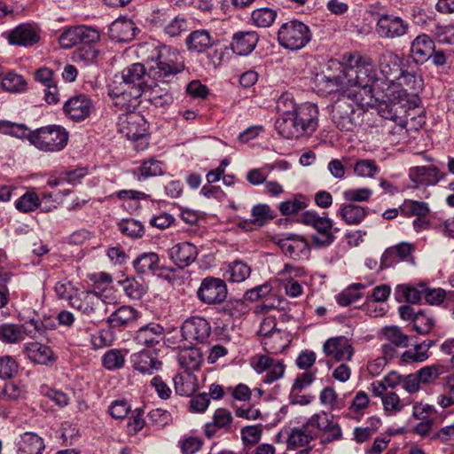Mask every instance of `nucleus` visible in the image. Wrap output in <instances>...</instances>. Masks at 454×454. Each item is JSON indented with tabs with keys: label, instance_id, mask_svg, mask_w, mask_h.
Returning <instances> with one entry per match:
<instances>
[{
	"label": "nucleus",
	"instance_id": "f257e3e1",
	"mask_svg": "<svg viewBox=\"0 0 454 454\" xmlns=\"http://www.w3.org/2000/svg\"><path fill=\"white\" fill-rule=\"evenodd\" d=\"M146 68L141 63H134L124 68L108 86V94L121 110L135 108L138 98L147 92L149 84L145 75L157 82H168L184 69L178 62V54L168 46L154 48Z\"/></svg>",
	"mask_w": 454,
	"mask_h": 454
},
{
	"label": "nucleus",
	"instance_id": "f03ea898",
	"mask_svg": "<svg viewBox=\"0 0 454 454\" xmlns=\"http://www.w3.org/2000/svg\"><path fill=\"white\" fill-rule=\"evenodd\" d=\"M343 59L345 66L339 74L321 77L325 88L329 92L348 90L359 93L373 104V96L381 90L374 65L369 58L356 52L345 55Z\"/></svg>",
	"mask_w": 454,
	"mask_h": 454
},
{
	"label": "nucleus",
	"instance_id": "7ed1b4c3",
	"mask_svg": "<svg viewBox=\"0 0 454 454\" xmlns=\"http://www.w3.org/2000/svg\"><path fill=\"white\" fill-rule=\"evenodd\" d=\"M333 106V121L340 130L354 131L359 125L364 108L373 104L359 93L341 90Z\"/></svg>",
	"mask_w": 454,
	"mask_h": 454
},
{
	"label": "nucleus",
	"instance_id": "20e7f679",
	"mask_svg": "<svg viewBox=\"0 0 454 454\" xmlns=\"http://www.w3.org/2000/svg\"><path fill=\"white\" fill-rule=\"evenodd\" d=\"M386 84L388 99L405 100L411 107L417 106L418 94L422 90L424 82L421 75L403 70L395 82Z\"/></svg>",
	"mask_w": 454,
	"mask_h": 454
},
{
	"label": "nucleus",
	"instance_id": "39448f33",
	"mask_svg": "<svg viewBox=\"0 0 454 454\" xmlns=\"http://www.w3.org/2000/svg\"><path fill=\"white\" fill-rule=\"evenodd\" d=\"M68 132L59 125L42 127L28 133L31 145L43 152L62 151L68 142Z\"/></svg>",
	"mask_w": 454,
	"mask_h": 454
},
{
	"label": "nucleus",
	"instance_id": "423d86ee",
	"mask_svg": "<svg viewBox=\"0 0 454 454\" xmlns=\"http://www.w3.org/2000/svg\"><path fill=\"white\" fill-rule=\"evenodd\" d=\"M59 298L67 299L70 306L82 312H94L103 309L105 301L96 292H82L74 294V287L68 281H59L55 286Z\"/></svg>",
	"mask_w": 454,
	"mask_h": 454
},
{
	"label": "nucleus",
	"instance_id": "0eeeda50",
	"mask_svg": "<svg viewBox=\"0 0 454 454\" xmlns=\"http://www.w3.org/2000/svg\"><path fill=\"white\" fill-rule=\"evenodd\" d=\"M300 222L316 231L311 236V242L316 247H327L335 241V232L339 229L333 228L332 219L321 216L316 211L307 210L301 215Z\"/></svg>",
	"mask_w": 454,
	"mask_h": 454
},
{
	"label": "nucleus",
	"instance_id": "6e6552de",
	"mask_svg": "<svg viewBox=\"0 0 454 454\" xmlns=\"http://www.w3.org/2000/svg\"><path fill=\"white\" fill-rule=\"evenodd\" d=\"M312 38V33L308 25L292 20L283 23L278 31L279 45L289 51H299L304 48Z\"/></svg>",
	"mask_w": 454,
	"mask_h": 454
},
{
	"label": "nucleus",
	"instance_id": "1a4fd4ad",
	"mask_svg": "<svg viewBox=\"0 0 454 454\" xmlns=\"http://www.w3.org/2000/svg\"><path fill=\"white\" fill-rule=\"evenodd\" d=\"M304 427L309 428L314 438H320L322 444H327L342 438V431L340 425L334 421V416L330 412L320 411L312 415Z\"/></svg>",
	"mask_w": 454,
	"mask_h": 454
},
{
	"label": "nucleus",
	"instance_id": "9d476101",
	"mask_svg": "<svg viewBox=\"0 0 454 454\" xmlns=\"http://www.w3.org/2000/svg\"><path fill=\"white\" fill-rule=\"evenodd\" d=\"M376 102H379V114L382 118L395 122L398 129L402 130L405 125L404 117L410 108L405 100L388 99L387 89L381 87V90L373 96V104Z\"/></svg>",
	"mask_w": 454,
	"mask_h": 454
},
{
	"label": "nucleus",
	"instance_id": "9b49d317",
	"mask_svg": "<svg viewBox=\"0 0 454 454\" xmlns=\"http://www.w3.org/2000/svg\"><path fill=\"white\" fill-rule=\"evenodd\" d=\"M48 326L38 317H33L21 325H0V340L5 343H17L22 341L27 336L35 338Z\"/></svg>",
	"mask_w": 454,
	"mask_h": 454
},
{
	"label": "nucleus",
	"instance_id": "f8f14e48",
	"mask_svg": "<svg viewBox=\"0 0 454 454\" xmlns=\"http://www.w3.org/2000/svg\"><path fill=\"white\" fill-rule=\"evenodd\" d=\"M375 31L383 39H395L405 35L409 31V23L394 14H380Z\"/></svg>",
	"mask_w": 454,
	"mask_h": 454
},
{
	"label": "nucleus",
	"instance_id": "ddd939ff",
	"mask_svg": "<svg viewBox=\"0 0 454 454\" xmlns=\"http://www.w3.org/2000/svg\"><path fill=\"white\" fill-rule=\"evenodd\" d=\"M127 113L119 117L118 129L129 140H138L145 136L147 122L139 113L125 110Z\"/></svg>",
	"mask_w": 454,
	"mask_h": 454
},
{
	"label": "nucleus",
	"instance_id": "4468645a",
	"mask_svg": "<svg viewBox=\"0 0 454 454\" xmlns=\"http://www.w3.org/2000/svg\"><path fill=\"white\" fill-rule=\"evenodd\" d=\"M197 294L200 300L204 303L218 304L226 299L228 290L223 279L207 277L202 280Z\"/></svg>",
	"mask_w": 454,
	"mask_h": 454
},
{
	"label": "nucleus",
	"instance_id": "2eb2a0df",
	"mask_svg": "<svg viewBox=\"0 0 454 454\" xmlns=\"http://www.w3.org/2000/svg\"><path fill=\"white\" fill-rule=\"evenodd\" d=\"M94 109L92 100L85 94H78L68 98L63 106L64 114L74 121L87 119Z\"/></svg>",
	"mask_w": 454,
	"mask_h": 454
},
{
	"label": "nucleus",
	"instance_id": "dca6fc26",
	"mask_svg": "<svg viewBox=\"0 0 454 454\" xmlns=\"http://www.w3.org/2000/svg\"><path fill=\"white\" fill-rule=\"evenodd\" d=\"M379 67L385 80L380 81V85L387 88L386 83H393L403 74V59L392 51H386L379 58Z\"/></svg>",
	"mask_w": 454,
	"mask_h": 454
},
{
	"label": "nucleus",
	"instance_id": "f3484780",
	"mask_svg": "<svg viewBox=\"0 0 454 454\" xmlns=\"http://www.w3.org/2000/svg\"><path fill=\"white\" fill-rule=\"evenodd\" d=\"M410 181L409 188L417 189L420 186L435 185L445 177L435 166H416L409 169Z\"/></svg>",
	"mask_w": 454,
	"mask_h": 454
},
{
	"label": "nucleus",
	"instance_id": "a211bd4d",
	"mask_svg": "<svg viewBox=\"0 0 454 454\" xmlns=\"http://www.w3.org/2000/svg\"><path fill=\"white\" fill-rule=\"evenodd\" d=\"M40 29L30 23H22L8 32L7 40L12 45L32 47L40 41Z\"/></svg>",
	"mask_w": 454,
	"mask_h": 454
},
{
	"label": "nucleus",
	"instance_id": "6ab92c4d",
	"mask_svg": "<svg viewBox=\"0 0 454 454\" xmlns=\"http://www.w3.org/2000/svg\"><path fill=\"white\" fill-rule=\"evenodd\" d=\"M130 363L134 370L141 372L153 374L161 368L162 363L158 359V353L155 348H148L130 356Z\"/></svg>",
	"mask_w": 454,
	"mask_h": 454
},
{
	"label": "nucleus",
	"instance_id": "aec40b11",
	"mask_svg": "<svg viewBox=\"0 0 454 454\" xmlns=\"http://www.w3.org/2000/svg\"><path fill=\"white\" fill-rule=\"evenodd\" d=\"M181 333L184 340L204 342L211 333V326L209 322L204 317L194 316L184 322Z\"/></svg>",
	"mask_w": 454,
	"mask_h": 454
},
{
	"label": "nucleus",
	"instance_id": "412c9836",
	"mask_svg": "<svg viewBox=\"0 0 454 454\" xmlns=\"http://www.w3.org/2000/svg\"><path fill=\"white\" fill-rule=\"evenodd\" d=\"M301 136H310L318 126V109L314 104L306 102L294 113Z\"/></svg>",
	"mask_w": 454,
	"mask_h": 454
},
{
	"label": "nucleus",
	"instance_id": "4be33fe9",
	"mask_svg": "<svg viewBox=\"0 0 454 454\" xmlns=\"http://www.w3.org/2000/svg\"><path fill=\"white\" fill-rule=\"evenodd\" d=\"M276 318L273 316L266 317L261 323L258 334L263 337L262 344L267 353L278 354L282 352L286 345L276 347L271 343V339L280 338L281 331L276 327Z\"/></svg>",
	"mask_w": 454,
	"mask_h": 454
},
{
	"label": "nucleus",
	"instance_id": "5701e85b",
	"mask_svg": "<svg viewBox=\"0 0 454 454\" xmlns=\"http://www.w3.org/2000/svg\"><path fill=\"white\" fill-rule=\"evenodd\" d=\"M323 350L327 356L333 357L335 361L350 360L354 349L343 336L328 339L323 346Z\"/></svg>",
	"mask_w": 454,
	"mask_h": 454
},
{
	"label": "nucleus",
	"instance_id": "b1692460",
	"mask_svg": "<svg viewBox=\"0 0 454 454\" xmlns=\"http://www.w3.org/2000/svg\"><path fill=\"white\" fill-rule=\"evenodd\" d=\"M278 245L282 252L294 260H301L309 256V244L300 236L290 235L280 239Z\"/></svg>",
	"mask_w": 454,
	"mask_h": 454
},
{
	"label": "nucleus",
	"instance_id": "393cba45",
	"mask_svg": "<svg viewBox=\"0 0 454 454\" xmlns=\"http://www.w3.org/2000/svg\"><path fill=\"white\" fill-rule=\"evenodd\" d=\"M258 41L259 35L255 31H238L232 35L231 49L238 55L247 56L254 50Z\"/></svg>",
	"mask_w": 454,
	"mask_h": 454
},
{
	"label": "nucleus",
	"instance_id": "a878e982",
	"mask_svg": "<svg viewBox=\"0 0 454 454\" xmlns=\"http://www.w3.org/2000/svg\"><path fill=\"white\" fill-rule=\"evenodd\" d=\"M197 255V247L187 241L177 243L168 250L169 258L181 269L193 262Z\"/></svg>",
	"mask_w": 454,
	"mask_h": 454
},
{
	"label": "nucleus",
	"instance_id": "bb28decb",
	"mask_svg": "<svg viewBox=\"0 0 454 454\" xmlns=\"http://www.w3.org/2000/svg\"><path fill=\"white\" fill-rule=\"evenodd\" d=\"M137 27L132 20L119 18L109 26V37L116 42L128 43L134 39Z\"/></svg>",
	"mask_w": 454,
	"mask_h": 454
},
{
	"label": "nucleus",
	"instance_id": "cd10ccee",
	"mask_svg": "<svg viewBox=\"0 0 454 454\" xmlns=\"http://www.w3.org/2000/svg\"><path fill=\"white\" fill-rule=\"evenodd\" d=\"M434 41L426 34L418 35L411 43V55L418 64H423L430 59L434 48Z\"/></svg>",
	"mask_w": 454,
	"mask_h": 454
},
{
	"label": "nucleus",
	"instance_id": "c85d7f7f",
	"mask_svg": "<svg viewBox=\"0 0 454 454\" xmlns=\"http://www.w3.org/2000/svg\"><path fill=\"white\" fill-rule=\"evenodd\" d=\"M89 278L93 283V290L91 292H96L97 294L105 301L102 311L120 312L122 309H125V307H115L114 304H113V308H110L108 305L111 303L106 301V295H104L101 293L105 292L107 286H109L113 282V278L110 274L106 272L93 273L89 276ZM99 311H101V309Z\"/></svg>",
	"mask_w": 454,
	"mask_h": 454
},
{
	"label": "nucleus",
	"instance_id": "c756f323",
	"mask_svg": "<svg viewBox=\"0 0 454 454\" xmlns=\"http://www.w3.org/2000/svg\"><path fill=\"white\" fill-rule=\"evenodd\" d=\"M176 348L179 350L177 355L178 364L185 372H192L200 369L203 359L202 354L199 348L192 346H178Z\"/></svg>",
	"mask_w": 454,
	"mask_h": 454
},
{
	"label": "nucleus",
	"instance_id": "7c9ffc66",
	"mask_svg": "<svg viewBox=\"0 0 454 454\" xmlns=\"http://www.w3.org/2000/svg\"><path fill=\"white\" fill-rule=\"evenodd\" d=\"M24 350L27 357L35 364L49 365L55 360L51 348L40 342L27 343Z\"/></svg>",
	"mask_w": 454,
	"mask_h": 454
},
{
	"label": "nucleus",
	"instance_id": "2f4dec72",
	"mask_svg": "<svg viewBox=\"0 0 454 454\" xmlns=\"http://www.w3.org/2000/svg\"><path fill=\"white\" fill-rule=\"evenodd\" d=\"M16 445L17 454H42L45 447L43 440L32 432L21 434Z\"/></svg>",
	"mask_w": 454,
	"mask_h": 454
},
{
	"label": "nucleus",
	"instance_id": "473e14b6",
	"mask_svg": "<svg viewBox=\"0 0 454 454\" xmlns=\"http://www.w3.org/2000/svg\"><path fill=\"white\" fill-rule=\"evenodd\" d=\"M185 43L188 50L204 52L215 44V39L208 30L199 29L192 32L186 37Z\"/></svg>",
	"mask_w": 454,
	"mask_h": 454
},
{
	"label": "nucleus",
	"instance_id": "72a5a7b5",
	"mask_svg": "<svg viewBox=\"0 0 454 454\" xmlns=\"http://www.w3.org/2000/svg\"><path fill=\"white\" fill-rule=\"evenodd\" d=\"M337 215L348 225H358L368 215V208L353 203H344L338 209Z\"/></svg>",
	"mask_w": 454,
	"mask_h": 454
},
{
	"label": "nucleus",
	"instance_id": "f704fd0d",
	"mask_svg": "<svg viewBox=\"0 0 454 454\" xmlns=\"http://www.w3.org/2000/svg\"><path fill=\"white\" fill-rule=\"evenodd\" d=\"M231 413L225 408H218L213 415L212 422L205 425V434L207 438H212L216 434L217 429L227 428L232 422Z\"/></svg>",
	"mask_w": 454,
	"mask_h": 454
},
{
	"label": "nucleus",
	"instance_id": "c9c22d12",
	"mask_svg": "<svg viewBox=\"0 0 454 454\" xmlns=\"http://www.w3.org/2000/svg\"><path fill=\"white\" fill-rule=\"evenodd\" d=\"M133 267L138 274L155 273L160 270V257L153 252L143 253L133 261Z\"/></svg>",
	"mask_w": 454,
	"mask_h": 454
},
{
	"label": "nucleus",
	"instance_id": "e433bc0d",
	"mask_svg": "<svg viewBox=\"0 0 454 454\" xmlns=\"http://www.w3.org/2000/svg\"><path fill=\"white\" fill-rule=\"evenodd\" d=\"M278 134L287 139L298 138L301 137L297 121L294 114L280 116L275 123Z\"/></svg>",
	"mask_w": 454,
	"mask_h": 454
},
{
	"label": "nucleus",
	"instance_id": "4c0bfd02",
	"mask_svg": "<svg viewBox=\"0 0 454 454\" xmlns=\"http://www.w3.org/2000/svg\"><path fill=\"white\" fill-rule=\"evenodd\" d=\"M251 273V268L241 260H235L228 263L223 277L232 283H240L245 281Z\"/></svg>",
	"mask_w": 454,
	"mask_h": 454
},
{
	"label": "nucleus",
	"instance_id": "58836bf2",
	"mask_svg": "<svg viewBox=\"0 0 454 454\" xmlns=\"http://www.w3.org/2000/svg\"><path fill=\"white\" fill-rule=\"evenodd\" d=\"M394 295L398 302L417 304L422 298V289L419 290L412 286L401 284L396 286Z\"/></svg>",
	"mask_w": 454,
	"mask_h": 454
},
{
	"label": "nucleus",
	"instance_id": "ea45409f",
	"mask_svg": "<svg viewBox=\"0 0 454 454\" xmlns=\"http://www.w3.org/2000/svg\"><path fill=\"white\" fill-rule=\"evenodd\" d=\"M403 320H411L412 328L420 334H427L434 325V320L427 314H400Z\"/></svg>",
	"mask_w": 454,
	"mask_h": 454
},
{
	"label": "nucleus",
	"instance_id": "a19ab883",
	"mask_svg": "<svg viewBox=\"0 0 454 454\" xmlns=\"http://www.w3.org/2000/svg\"><path fill=\"white\" fill-rule=\"evenodd\" d=\"M314 438V435L309 432V428L304 427V424L301 427H294L291 429L287 444L289 448H298L305 446L309 443Z\"/></svg>",
	"mask_w": 454,
	"mask_h": 454
},
{
	"label": "nucleus",
	"instance_id": "79ce46f5",
	"mask_svg": "<svg viewBox=\"0 0 454 454\" xmlns=\"http://www.w3.org/2000/svg\"><path fill=\"white\" fill-rule=\"evenodd\" d=\"M367 285L362 283H355L348 286L337 296V302L340 306H348L361 298L362 290H364Z\"/></svg>",
	"mask_w": 454,
	"mask_h": 454
},
{
	"label": "nucleus",
	"instance_id": "37998d69",
	"mask_svg": "<svg viewBox=\"0 0 454 454\" xmlns=\"http://www.w3.org/2000/svg\"><path fill=\"white\" fill-rule=\"evenodd\" d=\"M277 15V11L271 8H259L252 12L251 21L258 27H269L274 23Z\"/></svg>",
	"mask_w": 454,
	"mask_h": 454
},
{
	"label": "nucleus",
	"instance_id": "c03bdc74",
	"mask_svg": "<svg viewBox=\"0 0 454 454\" xmlns=\"http://www.w3.org/2000/svg\"><path fill=\"white\" fill-rule=\"evenodd\" d=\"M163 333V327L158 324H151L141 327L136 339L139 343L145 344L148 348H153L154 344H158L159 340L156 338L147 339V334L151 333L156 337H160Z\"/></svg>",
	"mask_w": 454,
	"mask_h": 454
},
{
	"label": "nucleus",
	"instance_id": "a18cd8bd",
	"mask_svg": "<svg viewBox=\"0 0 454 454\" xmlns=\"http://www.w3.org/2000/svg\"><path fill=\"white\" fill-rule=\"evenodd\" d=\"M402 213L406 216H428L430 213L429 206L427 202L407 200L401 207Z\"/></svg>",
	"mask_w": 454,
	"mask_h": 454
},
{
	"label": "nucleus",
	"instance_id": "49530a36",
	"mask_svg": "<svg viewBox=\"0 0 454 454\" xmlns=\"http://www.w3.org/2000/svg\"><path fill=\"white\" fill-rule=\"evenodd\" d=\"M129 413L126 433L128 435L134 436L146 426L145 419H144L145 409L141 407L136 408L130 411Z\"/></svg>",
	"mask_w": 454,
	"mask_h": 454
},
{
	"label": "nucleus",
	"instance_id": "de8ad7c7",
	"mask_svg": "<svg viewBox=\"0 0 454 454\" xmlns=\"http://www.w3.org/2000/svg\"><path fill=\"white\" fill-rule=\"evenodd\" d=\"M145 94L148 96V100L156 107L168 106L173 100L172 96L167 90L163 91L160 89L157 84H149L147 92Z\"/></svg>",
	"mask_w": 454,
	"mask_h": 454
},
{
	"label": "nucleus",
	"instance_id": "09e8293b",
	"mask_svg": "<svg viewBox=\"0 0 454 454\" xmlns=\"http://www.w3.org/2000/svg\"><path fill=\"white\" fill-rule=\"evenodd\" d=\"M307 206L305 197L301 194H298L293 200L281 202L278 206V209L282 215H291L306 208Z\"/></svg>",
	"mask_w": 454,
	"mask_h": 454
},
{
	"label": "nucleus",
	"instance_id": "8fccbe9b",
	"mask_svg": "<svg viewBox=\"0 0 454 454\" xmlns=\"http://www.w3.org/2000/svg\"><path fill=\"white\" fill-rule=\"evenodd\" d=\"M125 294L132 299H140L148 290L146 285L135 278H127L121 281Z\"/></svg>",
	"mask_w": 454,
	"mask_h": 454
},
{
	"label": "nucleus",
	"instance_id": "3c124183",
	"mask_svg": "<svg viewBox=\"0 0 454 454\" xmlns=\"http://www.w3.org/2000/svg\"><path fill=\"white\" fill-rule=\"evenodd\" d=\"M40 206V199L34 192H27L15 202L16 208L22 213H29L37 209Z\"/></svg>",
	"mask_w": 454,
	"mask_h": 454
},
{
	"label": "nucleus",
	"instance_id": "603ef678",
	"mask_svg": "<svg viewBox=\"0 0 454 454\" xmlns=\"http://www.w3.org/2000/svg\"><path fill=\"white\" fill-rule=\"evenodd\" d=\"M125 363L124 356L117 348L109 349L102 356V365L109 371H114L123 367Z\"/></svg>",
	"mask_w": 454,
	"mask_h": 454
},
{
	"label": "nucleus",
	"instance_id": "864d4df0",
	"mask_svg": "<svg viewBox=\"0 0 454 454\" xmlns=\"http://www.w3.org/2000/svg\"><path fill=\"white\" fill-rule=\"evenodd\" d=\"M25 79L13 72H9L2 80V88L9 92H22L26 90Z\"/></svg>",
	"mask_w": 454,
	"mask_h": 454
},
{
	"label": "nucleus",
	"instance_id": "5fc2aeb1",
	"mask_svg": "<svg viewBox=\"0 0 454 454\" xmlns=\"http://www.w3.org/2000/svg\"><path fill=\"white\" fill-rule=\"evenodd\" d=\"M119 231L132 239H138L144 235L143 224L135 219H124L118 223Z\"/></svg>",
	"mask_w": 454,
	"mask_h": 454
},
{
	"label": "nucleus",
	"instance_id": "6e6d98bb",
	"mask_svg": "<svg viewBox=\"0 0 454 454\" xmlns=\"http://www.w3.org/2000/svg\"><path fill=\"white\" fill-rule=\"evenodd\" d=\"M419 286L422 288V297H424L426 303L429 305L438 306L446 298L447 293L442 288H429L424 284H420Z\"/></svg>",
	"mask_w": 454,
	"mask_h": 454
},
{
	"label": "nucleus",
	"instance_id": "4d7b16f0",
	"mask_svg": "<svg viewBox=\"0 0 454 454\" xmlns=\"http://www.w3.org/2000/svg\"><path fill=\"white\" fill-rule=\"evenodd\" d=\"M379 172V167L372 160L361 159L354 164V173L360 177H372Z\"/></svg>",
	"mask_w": 454,
	"mask_h": 454
},
{
	"label": "nucleus",
	"instance_id": "13d9d810",
	"mask_svg": "<svg viewBox=\"0 0 454 454\" xmlns=\"http://www.w3.org/2000/svg\"><path fill=\"white\" fill-rule=\"evenodd\" d=\"M147 418L150 423L159 429L163 428L172 421L170 412L159 408L150 411L147 414Z\"/></svg>",
	"mask_w": 454,
	"mask_h": 454
},
{
	"label": "nucleus",
	"instance_id": "bf43d9fd",
	"mask_svg": "<svg viewBox=\"0 0 454 454\" xmlns=\"http://www.w3.org/2000/svg\"><path fill=\"white\" fill-rule=\"evenodd\" d=\"M139 171L145 178L160 176L164 172L163 163L158 160L150 159L142 163Z\"/></svg>",
	"mask_w": 454,
	"mask_h": 454
},
{
	"label": "nucleus",
	"instance_id": "052dcab7",
	"mask_svg": "<svg viewBox=\"0 0 454 454\" xmlns=\"http://www.w3.org/2000/svg\"><path fill=\"white\" fill-rule=\"evenodd\" d=\"M372 195L370 188H353L343 192V198L349 202H365L368 201Z\"/></svg>",
	"mask_w": 454,
	"mask_h": 454
},
{
	"label": "nucleus",
	"instance_id": "680f3d73",
	"mask_svg": "<svg viewBox=\"0 0 454 454\" xmlns=\"http://www.w3.org/2000/svg\"><path fill=\"white\" fill-rule=\"evenodd\" d=\"M131 406L126 400H114L108 407V414L114 419H123L130 412Z\"/></svg>",
	"mask_w": 454,
	"mask_h": 454
},
{
	"label": "nucleus",
	"instance_id": "e2e57ef3",
	"mask_svg": "<svg viewBox=\"0 0 454 454\" xmlns=\"http://www.w3.org/2000/svg\"><path fill=\"white\" fill-rule=\"evenodd\" d=\"M383 334L390 343L395 346L407 347L408 337L404 335L397 326H387L383 329Z\"/></svg>",
	"mask_w": 454,
	"mask_h": 454
},
{
	"label": "nucleus",
	"instance_id": "0e129e2a",
	"mask_svg": "<svg viewBox=\"0 0 454 454\" xmlns=\"http://www.w3.org/2000/svg\"><path fill=\"white\" fill-rule=\"evenodd\" d=\"M18 372V364L11 356L0 357V378L3 380H8L14 377Z\"/></svg>",
	"mask_w": 454,
	"mask_h": 454
},
{
	"label": "nucleus",
	"instance_id": "69168bd1",
	"mask_svg": "<svg viewBox=\"0 0 454 454\" xmlns=\"http://www.w3.org/2000/svg\"><path fill=\"white\" fill-rule=\"evenodd\" d=\"M254 224L263 225L267 220L272 219L270 207L266 204H259L253 207L251 211Z\"/></svg>",
	"mask_w": 454,
	"mask_h": 454
},
{
	"label": "nucleus",
	"instance_id": "338daca9",
	"mask_svg": "<svg viewBox=\"0 0 454 454\" xmlns=\"http://www.w3.org/2000/svg\"><path fill=\"white\" fill-rule=\"evenodd\" d=\"M188 21L184 17L177 16L165 27V32L170 36H178L188 30Z\"/></svg>",
	"mask_w": 454,
	"mask_h": 454
},
{
	"label": "nucleus",
	"instance_id": "774afa93",
	"mask_svg": "<svg viewBox=\"0 0 454 454\" xmlns=\"http://www.w3.org/2000/svg\"><path fill=\"white\" fill-rule=\"evenodd\" d=\"M298 106L289 94H283L277 101V110L280 116L296 113Z\"/></svg>",
	"mask_w": 454,
	"mask_h": 454
}]
</instances>
